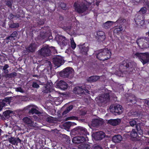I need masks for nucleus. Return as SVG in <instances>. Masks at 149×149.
<instances>
[{
	"instance_id": "obj_35",
	"label": "nucleus",
	"mask_w": 149,
	"mask_h": 149,
	"mask_svg": "<svg viewBox=\"0 0 149 149\" xmlns=\"http://www.w3.org/2000/svg\"><path fill=\"white\" fill-rule=\"evenodd\" d=\"M23 120L24 123L27 124H31L32 123L31 120L27 117L24 118H23Z\"/></svg>"
},
{
	"instance_id": "obj_50",
	"label": "nucleus",
	"mask_w": 149,
	"mask_h": 149,
	"mask_svg": "<svg viewBox=\"0 0 149 149\" xmlns=\"http://www.w3.org/2000/svg\"><path fill=\"white\" fill-rule=\"evenodd\" d=\"M16 91H17L21 93L23 92V91L21 88H16Z\"/></svg>"
},
{
	"instance_id": "obj_44",
	"label": "nucleus",
	"mask_w": 149,
	"mask_h": 149,
	"mask_svg": "<svg viewBox=\"0 0 149 149\" xmlns=\"http://www.w3.org/2000/svg\"><path fill=\"white\" fill-rule=\"evenodd\" d=\"M143 1V3L145 4L146 5V7H147L148 10H149V0H142Z\"/></svg>"
},
{
	"instance_id": "obj_3",
	"label": "nucleus",
	"mask_w": 149,
	"mask_h": 149,
	"mask_svg": "<svg viewBox=\"0 0 149 149\" xmlns=\"http://www.w3.org/2000/svg\"><path fill=\"white\" fill-rule=\"evenodd\" d=\"M71 133L74 135H84L83 136L86 137V135H89L86 129L81 126H78L73 129L71 131Z\"/></svg>"
},
{
	"instance_id": "obj_14",
	"label": "nucleus",
	"mask_w": 149,
	"mask_h": 149,
	"mask_svg": "<svg viewBox=\"0 0 149 149\" xmlns=\"http://www.w3.org/2000/svg\"><path fill=\"white\" fill-rule=\"evenodd\" d=\"M55 87L62 90H65L68 88V84L63 80L60 81L58 82L55 83Z\"/></svg>"
},
{
	"instance_id": "obj_10",
	"label": "nucleus",
	"mask_w": 149,
	"mask_h": 149,
	"mask_svg": "<svg viewBox=\"0 0 149 149\" xmlns=\"http://www.w3.org/2000/svg\"><path fill=\"white\" fill-rule=\"evenodd\" d=\"M55 38L58 44L62 46L66 45L69 41L65 37L61 36H57Z\"/></svg>"
},
{
	"instance_id": "obj_30",
	"label": "nucleus",
	"mask_w": 149,
	"mask_h": 149,
	"mask_svg": "<svg viewBox=\"0 0 149 149\" xmlns=\"http://www.w3.org/2000/svg\"><path fill=\"white\" fill-rule=\"evenodd\" d=\"M78 148L80 149H90V145L86 143H81L78 146Z\"/></svg>"
},
{
	"instance_id": "obj_28",
	"label": "nucleus",
	"mask_w": 149,
	"mask_h": 149,
	"mask_svg": "<svg viewBox=\"0 0 149 149\" xmlns=\"http://www.w3.org/2000/svg\"><path fill=\"white\" fill-rule=\"evenodd\" d=\"M5 137L6 138L8 137V141H9V142L13 144H15L16 142V140L15 138L10 136L8 135H6Z\"/></svg>"
},
{
	"instance_id": "obj_58",
	"label": "nucleus",
	"mask_w": 149,
	"mask_h": 149,
	"mask_svg": "<svg viewBox=\"0 0 149 149\" xmlns=\"http://www.w3.org/2000/svg\"><path fill=\"white\" fill-rule=\"evenodd\" d=\"M65 29V30L66 31H69L71 29V27L70 26H68V27H66Z\"/></svg>"
},
{
	"instance_id": "obj_64",
	"label": "nucleus",
	"mask_w": 149,
	"mask_h": 149,
	"mask_svg": "<svg viewBox=\"0 0 149 149\" xmlns=\"http://www.w3.org/2000/svg\"><path fill=\"white\" fill-rule=\"evenodd\" d=\"M100 2L99 1H97L96 2V4L97 6H99Z\"/></svg>"
},
{
	"instance_id": "obj_51",
	"label": "nucleus",
	"mask_w": 149,
	"mask_h": 149,
	"mask_svg": "<svg viewBox=\"0 0 149 149\" xmlns=\"http://www.w3.org/2000/svg\"><path fill=\"white\" fill-rule=\"evenodd\" d=\"M44 20L43 19L40 20V21H39V22H38V24L40 25H42L44 24Z\"/></svg>"
},
{
	"instance_id": "obj_16",
	"label": "nucleus",
	"mask_w": 149,
	"mask_h": 149,
	"mask_svg": "<svg viewBox=\"0 0 149 149\" xmlns=\"http://www.w3.org/2000/svg\"><path fill=\"white\" fill-rule=\"evenodd\" d=\"M88 139V138L86 137L85 138L84 136H78L74 137L72 139V142L75 144H78L86 142Z\"/></svg>"
},
{
	"instance_id": "obj_29",
	"label": "nucleus",
	"mask_w": 149,
	"mask_h": 149,
	"mask_svg": "<svg viewBox=\"0 0 149 149\" xmlns=\"http://www.w3.org/2000/svg\"><path fill=\"white\" fill-rule=\"evenodd\" d=\"M76 123L74 122H72L70 121H68L66 122L64 124V126L66 128L69 129L70 127L74 125H76Z\"/></svg>"
},
{
	"instance_id": "obj_12",
	"label": "nucleus",
	"mask_w": 149,
	"mask_h": 149,
	"mask_svg": "<svg viewBox=\"0 0 149 149\" xmlns=\"http://www.w3.org/2000/svg\"><path fill=\"white\" fill-rule=\"evenodd\" d=\"M73 71V70L71 68L68 67L64 69L60 73L61 77L64 78L68 77Z\"/></svg>"
},
{
	"instance_id": "obj_63",
	"label": "nucleus",
	"mask_w": 149,
	"mask_h": 149,
	"mask_svg": "<svg viewBox=\"0 0 149 149\" xmlns=\"http://www.w3.org/2000/svg\"><path fill=\"white\" fill-rule=\"evenodd\" d=\"M86 112H83L82 113H81V114L82 115H84L85 114H86Z\"/></svg>"
},
{
	"instance_id": "obj_32",
	"label": "nucleus",
	"mask_w": 149,
	"mask_h": 149,
	"mask_svg": "<svg viewBox=\"0 0 149 149\" xmlns=\"http://www.w3.org/2000/svg\"><path fill=\"white\" fill-rule=\"evenodd\" d=\"M38 81L40 83L39 84L40 85H45L46 82V77H39L38 79Z\"/></svg>"
},
{
	"instance_id": "obj_31",
	"label": "nucleus",
	"mask_w": 149,
	"mask_h": 149,
	"mask_svg": "<svg viewBox=\"0 0 149 149\" xmlns=\"http://www.w3.org/2000/svg\"><path fill=\"white\" fill-rule=\"evenodd\" d=\"M114 23L113 21H107L103 24V26L105 28L107 29L110 28Z\"/></svg>"
},
{
	"instance_id": "obj_6",
	"label": "nucleus",
	"mask_w": 149,
	"mask_h": 149,
	"mask_svg": "<svg viewBox=\"0 0 149 149\" xmlns=\"http://www.w3.org/2000/svg\"><path fill=\"white\" fill-rule=\"evenodd\" d=\"M136 43L141 48H145L149 47V39L147 38L141 37L136 40Z\"/></svg>"
},
{
	"instance_id": "obj_2",
	"label": "nucleus",
	"mask_w": 149,
	"mask_h": 149,
	"mask_svg": "<svg viewBox=\"0 0 149 149\" xmlns=\"http://www.w3.org/2000/svg\"><path fill=\"white\" fill-rule=\"evenodd\" d=\"M111 54L109 49L105 48L99 51L97 57L100 60L104 61L110 58Z\"/></svg>"
},
{
	"instance_id": "obj_57",
	"label": "nucleus",
	"mask_w": 149,
	"mask_h": 149,
	"mask_svg": "<svg viewBox=\"0 0 149 149\" xmlns=\"http://www.w3.org/2000/svg\"><path fill=\"white\" fill-rule=\"evenodd\" d=\"M17 34V33L16 31L14 32L13 33L11 34L12 36H13L15 37Z\"/></svg>"
},
{
	"instance_id": "obj_37",
	"label": "nucleus",
	"mask_w": 149,
	"mask_h": 149,
	"mask_svg": "<svg viewBox=\"0 0 149 149\" xmlns=\"http://www.w3.org/2000/svg\"><path fill=\"white\" fill-rule=\"evenodd\" d=\"M70 40L71 47L72 49H74L76 47V44L74 42L72 38H70Z\"/></svg>"
},
{
	"instance_id": "obj_21",
	"label": "nucleus",
	"mask_w": 149,
	"mask_h": 149,
	"mask_svg": "<svg viewBox=\"0 0 149 149\" xmlns=\"http://www.w3.org/2000/svg\"><path fill=\"white\" fill-rule=\"evenodd\" d=\"M96 37L97 40L99 42H102L105 38L104 33L102 31H99L97 32Z\"/></svg>"
},
{
	"instance_id": "obj_55",
	"label": "nucleus",
	"mask_w": 149,
	"mask_h": 149,
	"mask_svg": "<svg viewBox=\"0 0 149 149\" xmlns=\"http://www.w3.org/2000/svg\"><path fill=\"white\" fill-rule=\"evenodd\" d=\"M94 149H103V148L99 145H97L94 147Z\"/></svg>"
},
{
	"instance_id": "obj_54",
	"label": "nucleus",
	"mask_w": 149,
	"mask_h": 149,
	"mask_svg": "<svg viewBox=\"0 0 149 149\" xmlns=\"http://www.w3.org/2000/svg\"><path fill=\"white\" fill-rule=\"evenodd\" d=\"M6 4L9 7H10L12 5V3L10 1H8L6 3Z\"/></svg>"
},
{
	"instance_id": "obj_39",
	"label": "nucleus",
	"mask_w": 149,
	"mask_h": 149,
	"mask_svg": "<svg viewBox=\"0 0 149 149\" xmlns=\"http://www.w3.org/2000/svg\"><path fill=\"white\" fill-rule=\"evenodd\" d=\"M123 28L122 27L119 26V27H117L114 30V32L115 33H118L119 32L122 31Z\"/></svg>"
},
{
	"instance_id": "obj_7",
	"label": "nucleus",
	"mask_w": 149,
	"mask_h": 149,
	"mask_svg": "<svg viewBox=\"0 0 149 149\" xmlns=\"http://www.w3.org/2000/svg\"><path fill=\"white\" fill-rule=\"evenodd\" d=\"M109 108L111 111L115 113L116 115H119L122 113L123 112V108L122 106L119 104L113 106L111 105Z\"/></svg>"
},
{
	"instance_id": "obj_45",
	"label": "nucleus",
	"mask_w": 149,
	"mask_h": 149,
	"mask_svg": "<svg viewBox=\"0 0 149 149\" xmlns=\"http://www.w3.org/2000/svg\"><path fill=\"white\" fill-rule=\"evenodd\" d=\"M19 26V24L18 23H13L10 24V27L12 28H15Z\"/></svg>"
},
{
	"instance_id": "obj_48",
	"label": "nucleus",
	"mask_w": 149,
	"mask_h": 149,
	"mask_svg": "<svg viewBox=\"0 0 149 149\" xmlns=\"http://www.w3.org/2000/svg\"><path fill=\"white\" fill-rule=\"evenodd\" d=\"M66 109L62 113V117H64L65 116V115L68 113L69 112Z\"/></svg>"
},
{
	"instance_id": "obj_4",
	"label": "nucleus",
	"mask_w": 149,
	"mask_h": 149,
	"mask_svg": "<svg viewBox=\"0 0 149 149\" xmlns=\"http://www.w3.org/2000/svg\"><path fill=\"white\" fill-rule=\"evenodd\" d=\"M53 117L50 116L45 112L39 111L38 110V122L42 123L44 121H47L49 123H52L53 121Z\"/></svg>"
},
{
	"instance_id": "obj_17",
	"label": "nucleus",
	"mask_w": 149,
	"mask_h": 149,
	"mask_svg": "<svg viewBox=\"0 0 149 149\" xmlns=\"http://www.w3.org/2000/svg\"><path fill=\"white\" fill-rule=\"evenodd\" d=\"M53 62L58 68L62 65L64 63V61L61 57L56 56L53 58Z\"/></svg>"
},
{
	"instance_id": "obj_62",
	"label": "nucleus",
	"mask_w": 149,
	"mask_h": 149,
	"mask_svg": "<svg viewBox=\"0 0 149 149\" xmlns=\"http://www.w3.org/2000/svg\"><path fill=\"white\" fill-rule=\"evenodd\" d=\"M143 102H149V100H145L144 101H142Z\"/></svg>"
},
{
	"instance_id": "obj_11",
	"label": "nucleus",
	"mask_w": 149,
	"mask_h": 149,
	"mask_svg": "<svg viewBox=\"0 0 149 149\" xmlns=\"http://www.w3.org/2000/svg\"><path fill=\"white\" fill-rule=\"evenodd\" d=\"M129 123L131 126L134 127L135 125L136 126V131L140 135H141L143 134V130L141 129L139 123L137 124V122L135 119H130Z\"/></svg>"
},
{
	"instance_id": "obj_60",
	"label": "nucleus",
	"mask_w": 149,
	"mask_h": 149,
	"mask_svg": "<svg viewBox=\"0 0 149 149\" xmlns=\"http://www.w3.org/2000/svg\"><path fill=\"white\" fill-rule=\"evenodd\" d=\"M59 19L60 21H62L63 19V17L62 16L60 15Z\"/></svg>"
},
{
	"instance_id": "obj_20",
	"label": "nucleus",
	"mask_w": 149,
	"mask_h": 149,
	"mask_svg": "<svg viewBox=\"0 0 149 149\" xmlns=\"http://www.w3.org/2000/svg\"><path fill=\"white\" fill-rule=\"evenodd\" d=\"M105 136V134L103 132L100 131L96 132L94 134V138L96 141L102 140Z\"/></svg>"
},
{
	"instance_id": "obj_27",
	"label": "nucleus",
	"mask_w": 149,
	"mask_h": 149,
	"mask_svg": "<svg viewBox=\"0 0 149 149\" xmlns=\"http://www.w3.org/2000/svg\"><path fill=\"white\" fill-rule=\"evenodd\" d=\"M100 78L99 76H93L89 77L87 79V81L90 82H94L97 81Z\"/></svg>"
},
{
	"instance_id": "obj_36",
	"label": "nucleus",
	"mask_w": 149,
	"mask_h": 149,
	"mask_svg": "<svg viewBox=\"0 0 149 149\" xmlns=\"http://www.w3.org/2000/svg\"><path fill=\"white\" fill-rule=\"evenodd\" d=\"M126 22L125 19L123 18H120L116 22V23H119L121 25L123 24Z\"/></svg>"
},
{
	"instance_id": "obj_5",
	"label": "nucleus",
	"mask_w": 149,
	"mask_h": 149,
	"mask_svg": "<svg viewBox=\"0 0 149 149\" xmlns=\"http://www.w3.org/2000/svg\"><path fill=\"white\" fill-rule=\"evenodd\" d=\"M132 56L140 59L143 65L149 62V54L148 53L136 52L133 54Z\"/></svg>"
},
{
	"instance_id": "obj_19",
	"label": "nucleus",
	"mask_w": 149,
	"mask_h": 149,
	"mask_svg": "<svg viewBox=\"0 0 149 149\" xmlns=\"http://www.w3.org/2000/svg\"><path fill=\"white\" fill-rule=\"evenodd\" d=\"M42 89V92L45 93H52V94L54 92H57L52 89L50 84H47L46 86H43Z\"/></svg>"
},
{
	"instance_id": "obj_13",
	"label": "nucleus",
	"mask_w": 149,
	"mask_h": 149,
	"mask_svg": "<svg viewBox=\"0 0 149 149\" xmlns=\"http://www.w3.org/2000/svg\"><path fill=\"white\" fill-rule=\"evenodd\" d=\"M73 92L76 94H77L80 96L86 93H88L89 91L86 89L83 88L82 86L77 87L73 90Z\"/></svg>"
},
{
	"instance_id": "obj_56",
	"label": "nucleus",
	"mask_w": 149,
	"mask_h": 149,
	"mask_svg": "<svg viewBox=\"0 0 149 149\" xmlns=\"http://www.w3.org/2000/svg\"><path fill=\"white\" fill-rule=\"evenodd\" d=\"M9 67V66L7 64H6L4 66L3 68V70H6L7 68H8Z\"/></svg>"
},
{
	"instance_id": "obj_34",
	"label": "nucleus",
	"mask_w": 149,
	"mask_h": 149,
	"mask_svg": "<svg viewBox=\"0 0 149 149\" xmlns=\"http://www.w3.org/2000/svg\"><path fill=\"white\" fill-rule=\"evenodd\" d=\"M137 131H136L135 129H132L131 133L130 136L132 138H135L137 137L138 135Z\"/></svg>"
},
{
	"instance_id": "obj_26",
	"label": "nucleus",
	"mask_w": 149,
	"mask_h": 149,
	"mask_svg": "<svg viewBox=\"0 0 149 149\" xmlns=\"http://www.w3.org/2000/svg\"><path fill=\"white\" fill-rule=\"evenodd\" d=\"M103 100V101L107 100V101H108L110 99V95H109V93H106L105 94H103L102 95L99 97H97L96 99H98L100 100Z\"/></svg>"
},
{
	"instance_id": "obj_9",
	"label": "nucleus",
	"mask_w": 149,
	"mask_h": 149,
	"mask_svg": "<svg viewBox=\"0 0 149 149\" xmlns=\"http://www.w3.org/2000/svg\"><path fill=\"white\" fill-rule=\"evenodd\" d=\"M75 10L79 13H82L87 10L86 6L84 4H78L75 3L74 5Z\"/></svg>"
},
{
	"instance_id": "obj_53",
	"label": "nucleus",
	"mask_w": 149,
	"mask_h": 149,
	"mask_svg": "<svg viewBox=\"0 0 149 149\" xmlns=\"http://www.w3.org/2000/svg\"><path fill=\"white\" fill-rule=\"evenodd\" d=\"M73 109V106L70 105L66 108V109L68 111H70Z\"/></svg>"
},
{
	"instance_id": "obj_40",
	"label": "nucleus",
	"mask_w": 149,
	"mask_h": 149,
	"mask_svg": "<svg viewBox=\"0 0 149 149\" xmlns=\"http://www.w3.org/2000/svg\"><path fill=\"white\" fill-rule=\"evenodd\" d=\"M147 8L146 7L142 8L139 11V12L140 13H141L142 14L145 13L147 11Z\"/></svg>"
},
{
	"instance_id": "obj_61",
	"label": "nucleus",
	"mask_w": 149,
	"mask_h": 149,
	"mask_svg": "<svg viewBox=\"0 0 149 149\" xmlns=\"http://www.w3.org/2000/svg\"><path fill=\"white\" fill-rule=\"evenodd\" d=\"M108 143L107 142V141L104 142V147H106L107 146Z\"/></svg>"
},
{
	"instance_id": "obj_52",
	"label": "nucleus",
	"mask_w": 149,
	"mask_h": 149,
	"mask_svg": "<svg viewBox=\"0 0 149 149\" xmlns=\"http://www.w3.org/2000/svg\"><path fill=\"white\" fill-rule=\"evenodd\" d=\"M7 39H9L10 40H15V37L13 36H12L11 35L10 36L8 37Z\"/></svg>"
},
{
	"instance_id": "obj_18",
	"label": "nucleus",
	"mask_w": 149,
	"mask_h": 149,
	"mask_svg": "<svg viewBox=\"0 0 149 149\" xmlns=\"http://www.w3.org/2000/svg\"><path fill=\"white\" fill-rule=\"evenodd\" d=\"M79 49L80 52L82 54L87 55V52L89 49V45L87 43H84L83 45L79 46Z\"/></svg>"
},
{
	"instance_id": "obj_24",
	"label": "nucleus",
	"mask_w": 149,
	"mask_h": 149,
	"mask_svg": "<svg viewBox=\"0 0 149 149\" xmlns=\"http://www.w3.org/2000/svg\"><path fill=\"white\" fill-rule=\"evenodd\" d=\"M122 140V137L120 135H114L112 138V140L115 143L120 142Z\"/></svg>"
},
{
	"instance_id": "obj_41",
	"label": "nucleus",
	"mask_w": 149,
	"mask_h": 149,
	"mask_svg": "<svg viewBox=\"0 0 149 149\" xmlns=\"http://www.w3.org/2000/svg\"><path fill=\"white\" fill-rule=\"evenodd\" d=\"M11 113V111L9 110H7L3 112V114L4 116L5 117H7Z\"/></svg>"
},
{
	"instance_id": "obj_15",
	"label": "nucleus",
	"mask_w": 149,
	"mask_h": 149,
	"mask_svg": "<svg viewBox=\"0 0 149 149\" xmlns=\"http://www.w3.org/2000/svg\"><path fill=\"white\" fill-rule=\"evenodd\" d=\"M134 20L136 24L139 26H142L144 23V18L142 15L136 16Z\"/></svg>"
},
{
	"instance_id": "obj_46",
	"label": "nucleus",
	"mask_w": 149,
	"mask_h": 149,
	"mask_svg": "<svg viewBox=\"0 0 149 149\" xmlns=\"http://www.w3.org/2000/svg\"><path fill=\"white\" fill-rule=\"evenodd\" d=\"M60 6L61 8L64 10H66L67 9L66 8V5L64 3H61L60 4Z\"/></svg>"
},
{
	"instance_id": "obj_23",
	"label": "nucleus",
	"mask_w": 149,
	"mask_h": 149,
	"mask_svg": "<svg viewBox=\"0 0 149 149\" xmlns=\"http://www.w3.org/2000/svg\"><path fill=\"white\" fill-rule=\"evenodd\" d=\"M103 123L102 121L98 119L93 120L92 122V125L93 127H97L102 125Z\"/></svg>"
},
{
	"instance_id": "obj_33",
	"label": "nucleus",
	"mask_w": 149,
	"mask_h": 149,
	"mask_svg": "<svg viewBox=\"0 0 149 149\" xmlns=\"http://www.w3.org/2000/svg\"><path fill=\"white\" fill-rule=\"evenodd\" d=\"M26 49L28 52H33L34 51L35 49V45L34 44H32Z\"/></svg>"
},
{
	"instance_id": "obj_22",
	"label": "nucleus",
	"mask_w": 149,
	"mask_h": 149,
	"mask_svg": "<svg viewBox=\"0 0 149 149\" xmlns=\"http://www.w3.org/2000/svg\"><path fill=\"white\" fill-rule=\"evenodd\" d=\"M121 122V120L119 119H110L108 121V123L110 125L115 126L118 125Z\"/></svg>"
},
{
	"instance_id": "obj_8",
	"label": "nucleus",
	"mask_w": 149,
	"mask_h": 149,
	"mask_svg": "<svg viewBox=\"0 0 149 149\" xmlns=\"http://www.w3.org/2000/svg\"><path fill=\"white\" fill-rule=\"evenodd\" d=\"M39 54L41 56L45 57L51 55V52L48 46L43 47L39 51Z\"/></svg>"
},
{
	"instance_id": "obj_25",
	"label": "nucleus",
	"mask_w": 149,
	"mask_h": 149,
	"mask_svg": "<svg viewBox=\"0 0 149 149\" xmlns=\"http://www.w3.org/2000/svg\"><path fill=\"white\" fill-rule=\"evenodd\" d=\"M38 62H41L45 64V66H46V68L48 70H51L52 65L51 62L47 60H41V61H38Z\"/></svg>"
},
{
	"instance_id": "obj_38",
	"label": "nucleus",
	"mask_w": 149,
	"mask_h": 149,
	"mask_svg": "<svg viewBox=\"0 0 149 149\" xmlns=\"http://www.w3.org/2000/svg\"><path fill=\"white\" fill-rule=\"evenodd\" d=\"M21 15H18V16L17 15L16 16H14L12 14H10V15H9V16H8V17L10 19H11L14 18V17H16L17 18H18L20 17H23L24 16L23 14L22 13V14H21Z\"/></svg>"
},
{
	"instance_id": "obj_43",
	"label": "nucleus",
	"mask_w": 149,
	"mask_h": 149,
	"mask_svg": "<svg viewBox=\"0 0 149 149\" xmlns=\"http://www.w3.org/2000/svg\"><path fill=\"white\" fill-rule=\"evenodd\" d=\"M77 119V118L76 117H75L73 116L70 117H68L65 118V120L67 121L69 120H76Z\"/></svg>"
},
{
	"instance_id": "obj_1",
	"label": "nucleus",
	"mask_w": 149,
	"mask_h": 149,
	"mask_svg": "<svg viewBox=\"0 0 149 149\" xmlns=\"http://www.w3.org/2000/svg\"><path fill=\"white\" fill-rule=\"evenodd\" d=\"M136 63L134 61L128 60H124L120 64L117 72L125 74H129L135 71Z\"/></svg>"
},
{
	"instance_id": "obj_49",
	"label": "nucleus",
	"mask_w": 149,
	"mask_h": 149,
	"mask_svg": "<svg viewBox=\"0 0 149 149\" xmlns=\"http://www.w3.org/2000/svg\"><path fill=\"white\" fill-rule=\"evenodd\" d=\"M6 103H0V111H1L3 107L5 106Z\"/></svg>"
},
{
	"instance_id": "obj_47",
	"label": "nucleus",
	"mask_w": 149,
	"mask_h": 149,
	"mask_svg": "<svg viewBox=\"0 0 149 149\" xmlns=\"http://www.w3.org/2000/svg\"><path fill=\"white\" fill-rule=\"evenodd\" d=\"M29 113L32 114L35 113L36 114H37V110L35 109L32 108L29 111Z\"/></svg>"
},
{
	"instance_id": "obj_59",
	"label": "nucleus",
	"mask_w": 149,
	"mask_h": 149,
	"mask_svg": "<svg viewBox=\"0 0 149 149\" xmlns=\"http://www.w3.org/2000/svg\"><path fill=\"white\" fill-rule=\"evenodd\" d=\"M33 86L34 88H37V84L36 83L33 82Z\"/></svg>"
},
{
	"instance_id": "obj_42",
	"label": "nucleus",
	"mask_w": 149,
	"mask_h": 149,
	"mask_svg": "<svg viewBox=\"0 0 149 149\" xmlns=\"http://www.w3.org/2000/svg\"><path fill=\"white\" fill-rule=\"evenodd\" d=\"M141 100V99H138L136 97H134L132 100L130 99V102H142V101H140Z\"/></svg>"
}]
</instances>
